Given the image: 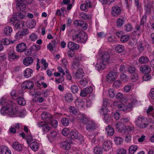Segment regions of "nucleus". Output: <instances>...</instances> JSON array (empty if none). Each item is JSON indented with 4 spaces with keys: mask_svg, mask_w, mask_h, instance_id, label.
<instances>
[{
    "mask_svg": "<svg viewBox=\"0 0 154 154\" xmlns=\"http://www.w3.org/2000/svg\"><path fill=\"white\" fill-rule=\"evenodd\" d=\"M115 50L117 52L121 53L124 51L125 50V48L122 45H119L116 46Z\"/></svg>",
    "mask_w": 154,
    "mask_h": 154,
    "instance_id": "36",
    "label": "nucleus"
},
{
    "mask_svg": "<svg viewBox=\"0 0 154 154\" xmlns=\"http://www.w3.org/2000/svg\"><path fill=\"white\" fill-rule=\"evenodd\" d=\"M69 110L70 113H72L73 114L76 115L78 113L76 109L73 106H70L69 108Z\"/></svg>",
    "mask_w": 154,
    "mask_h": 154,
    "instance_id": "53",
    "label": "nucleus"
},
{
    "mask_svg": "<svg viewBox=\"0 0 154 154\" xmlns=\"http://www.w3.org/2000/svg\"><path fill=\"white\" fill-rule=\"evenodd\" d=\"M134 122L137 126L141 128H145L148 126L146 119L141 116H139Z\"/></svg>",
    "mask_w": 154,
    "mask_h": 154,
    "instance_id": "3",
    "label": "nucleus"
},
{
    "mask_svg": "<svg viewBox=\"0 0 154 154\" xmlns=\"http://www.w3.org/2000/svg\"><path fill=\"white\" fill-rule=\"evenodd\" d=\"M33 62V60L32 58L30 57H28L25 58L23 61V64L26 66L31 65Z\"/></svg>",
    "mask_w": 154,
    "mask_h": 154,
    "instance_id": "18",
    "label": "nucleus"
},
{
    "mask_svg": "<svg viewBox=\"0 0 154 154\" xmlns=\"http://www.w3.org/2000/svg\"><path fill=\"white\" fill-rule=\"evenodd\" d=\"M16 8L19 11H23L26 8V5L23 2H18L16 5Z\"/></svg>",
    "mask_w": 154,
    "mask_h": 154,
    "instance_id": "13",
    "label": "nucleus"
},
{
    "mask_svg": "<svg viewBox=\"0 0 154 154\" xmlns=\"http://www.w3.org/2000/svg\"><path fill=\"white\" fill-rule=\"evenodd\" d=\"M115 126L119 131L120 132L122 133H123V128L125 127L124 126V124L121 122V121L116 123L115 124Z\"/></svg>",
    "mask_w": 154,
    "mask_h": 154,
    "instance_id": "24",
    "label": "nucleus"
},
{
    "mask_svg": "<svg viewBox=\"0 0 154 154\" xmlns=\"http://www.w3.org/2000/svg\"><path fill=\"white\" fill-rule=\"evenodd\" d=\"M139 62L142 64L146 63L149 62V59L146 57H142L140 58Z\"/></svg>",
    "mask_w": 154,
    "mask_h": 154,
    "instance_id": "51",
    "label": "nucleus"
},
{
    "mask_svg": "<svg viewBox=\"0 0 154 154\" xmlns=\"http://www.w3.org/2000/svg\"><path fill=\"white\" fill-rule=\"evenodd\" d=\"M64 80V78L63 75H60V77L55 80V82L57 83H61Z\"/></svg>",
    "mask_w": 154,
    "mask_h": 154,
    "instance_id": "63",
    "label": "nucleus"
},
{
    "mask_svg": "<svg viewBox=\"0 0 154 154\" xmlns=\"http://www.w3.org/2000/svg\"><path fill=\"white\" fill-rule=\"evenodd\" d=\"M84 75L83 69L82 68L79 69L77 70L75 74V78L76 79H81Z\"/></svg>",
    "mask_w": 154,
    "mask_h": 154,
    "instance_id": "23",
    "label": "nucleus"
},
{
    "mask_svg": "<svg viewBox=\"0 0 154 154\" xmlns=\"http://www.w3.org/2000/svg\"><path fill=\"white\" fill-rule=\"evenodd\" d=\"M129 99L131 103V104L132 105V107L133 106V105L137 103V100L136 97L134 96L131 95ZM129 104H130V103Z\"/></svg>",
    "mask_w": 154,
    "mask_h": 154,
    "instance_id": "43",
    "label": "nucleus"
},
{
    "mask_svg": "<svg viewBox=\"0 0 154 154\" xmlns=\"http://www.w3.org/2000/svg\"><path fill=\"white\" fill-rule=\"evenodd\" d=\"M68 48L70 50H74L78 49L79 46L78 45L75 44L73 42H69L67 45Z\"/></svg>",
    "mask_w": 154,
    "mask_h": 154,
    "instance_id": "28",
    "label": "nucleus"
},
{
    "mask_svg": "<svg viewBox=\"0 0 154 154\" xmlns=\"http://www.w3.org/2000/svg\"><path fill=\"white\" fill-rule=\"evenodd\" d=\"M140 71L144 74H147L150 72L151 68L150 66L147 65H143L140 67Z\"/></svg>",
    "mask_w": 154,
    "mask_h": 154,
    "instance_id": "11",
    "label": "nucleus"
},
{
    "mask_svg": "<svg viewBox=\"0 0 154 154\" xmlns=\"http://www.w3.org/2000/svg\"><path fill=\"white\" fill-rule=\"evenodd\" d=\"M116 78V73L114 72H110L107 75V81L109 82H111L114 80Z\"/></svg>",
    "mask_w": 154,
    "mask_h": 154,
    "instance_id": "15",
    "label": "nucleus"
},
{
    "mask_svg": "<svg viewBox=\"0 0 154 154\" xmlns=\"http://www.w3.org/2000/svg\"><path fill=\"white\" fill-rule=\"evenodd\" d=\"M26 49V45L24 43L19 44L16 47V50L18 52H23Z\"/></svg>",
    "mask_w": 154,
    "mask_h": 154,
    "instance_id": "16",
    "label": "nucleus"
},
{
    "mask_svg": "<svg viewBox=\"0 0 154 154\" xmlns=\"http://www.w3.org/2000/svg\"><path fill=\"white\" fill-rule=\"evenodd\" d=\"M29 32V30L27 29L19 31L16 33L15 36V38L17 40L22 39L23 37L27 35Z\"/></svg>",
    "mask_w": 154,
    "mask_h": 154,
    "instance_id": "5",
    "label": "nucleus"
},
{
    "mask_svg": "<svg viewBox=\"0 0 154 154\" xmlns=\"http://www.w3.org/2000/svg\"><path fill=\"white\" fill-rule=\"evenodd\" d=\"M4 34L7 36L11 35L13 31V29L11 27L9 26H5L3 29Z\"/></svg>",
    "mask_w": 154,
    "mask_h": 154,
    "instance_id": "26",
    "label": "nucleus"
},
{
    "mask_svg": "<svg viewBox=\"0 0 154 154\" xmlns=\"http://www.w3.org/2000/svg\"><path fill=\"white\" fill-rule=\"evenodd\" d=\"M88 37L86 33L85 32H82L80 34L73 36L72 39L75 42L83 43L87 40Z\"/></svg>",
    "mask_w": 154,
    "mask_h": 154,
    "instance_id": "2",
    "label": "nucleus"
},
{
    "mask_svg": "<svg viewBox=\"0 0 154 154\" xmlns=\"http://www.w3.org/2000/svg\"><path fill=\"white\" fill-rule=\"evenodd\" d=\"M137 149V145H134L131 146L129 148V152L131 154H134Z\"/></svg>",
    "mask_w": 154,
    "mask_h": 154,
    "instance_id": "49",
    "label": "nucleus"
},
{
    "mask_svg": "<svg viewBox=\"0 0 154 154\" xmlns=\"http://www.w3.org/2000/svg\"><path fill=\"white\" fill-rule=\"evenodd\" d=\"M79 26L82 28L84 29H86L87 28L88 24L85 21H81L80 22Z\"/></svg>",
    "mask_w": 154,
    "mask_h": 154,
    "instance_id": "55",
    "label": "nucleus"
},
{
    "mask_svg": "<svg viewBox=\"0 0 154 154\" xmlns=\"http://www.w3.org/2000/svg\"><path fill=\"white\" fill-rule=\"evenodd\" d=\"M69 119L71 121H73L74 120V118L72 116H71L69 119L66 118H63L61 119L62 125L65 126H68L69 124Z\"/></svg>",
    "mask_w": 154,
    "mask_h": 154,
    "instance_id": "20",
    "label": "nucleus"
},
{
    "mask_svg": "<svg viewBox=\"0 0 154 154\" xmlns=\"http://www.w3.org/2000/svg\"><path fill=\"white\" fill-rule=\"evenodd\" d=\"M80 18L83 20H86L91 18V15L89 14H87L85 13L82 12L80 14Z\"/></svg>",
    "mask_w": 154,
    "mask_h": 154,
    "instance_id": "35",
    "label": "nucleus"
},
{
    "mask_svg": "<svg viewBox=\"0 0 154 154\" xmlns=\"http://www.w3.org/2000/svg\"><path fill=\"white\" fill-rule=\"evenodd\" d=\"M33 72L32 69L29 68H27L23 72L24 76L28 78L31 76Z\"/></svg>",
    "mask_w": 154,
    "mask_h": 154,
    "instance_id": "30",
    "label": "nucleus"
},
{
    "mask_svg": "<svg viewBox=\"0 0 154 154\" xmlns=\"http://www.w3.org/2000/svg\"><path fill=\"white\" fill-rule=\"evenodd\" d=\"M41 116L42 120H47L50 118V115L48 113L44 112L41 114Z\"/></svg>",
    "mask_w": 154,
    "mask_h": 154,
    "instance_id": "40",
    "label": "nucleus"
},
{
    "mask_svg": "<svg viewBox=\"0 0 154 154\" xmlns=\"http://www.w3.org/2000/svg\"><path fill=\"white\" fill-rule=\"evenodd\" d=\"M125 20L123 19L119 18L117 20V26L118 27H121L124 24Z\"/></svg>",
    "mask_w": 154,
    "mask_h": 154,
    "instance_id": "45",
    "label": "nucleus"
},
{
    "mask_svg": "<svg viewBox=\"0 0 154 154\" xmlns=\"http://www.w3.org/2000/svg\"><path fill=\"white\" fill-rule=\"evenodd\" d=\"M129 38V37L128 35H122L120 38V41L122 42H125L128 40Z\"/></svg>",
    "mask_w": 154,
    "mask_h": 154,
    "instance_id": "54",
    "label": "nucleus"
},
{
    "mask_svg": "<svg viewBox=\"0 0 154 154\" xmlns=\"http://www.w3.org/2000/svg\"><path fill=\"white\" fill-rule=\"evenodd\" d=\"M8 57L10 61H13L16 59H18L19 56L16 55L14 51H10L8 53Z\"/></svg>",
    "mask_w": 154,
    "mask_h": 154,
    "instance_id": "19",
    "label": "nucleus"
},
{
    "mask_svg": "<svg viewBox=\"0 0 154 154\" xmlns=\"http://www.w3.org/2000/svg\"><path fill=\"white\" fill-rule=\"evenodd\" d=\"M100 112L101 114H103L104 116L109 114L111 113L110 110L107 107L105 106L101 108Z\"/></svg>",
    "mask_w": 154,
    "mask_h": 154,
    "instance_id": "32",
    "label": "nucleus"
},
{
    "mask_svg": "<svg viewBox=\"0 0 154 154\" xmlns=\"http://www.w3.org/2000/svg\"><path fill=\"white\" fill-rule=\"evenodd\" d=\"M24 25L25 24L23 21H17L14 24V26L16 29H18L23 27Z\"/></svg>",
    "mask_w": 154,
    "mask_h": 154,
    "instance_id": "34",
    "label": "nucleus"
},
{
    "mask_svg": "<svg viewBox=\"0 0 154 154\" xmlns=\"http://www.w3.org/2000/svg\"><path fill=\"white\" fill-rule=\"evenodd\" d=\"M99 1L103 4H105L107 3L109 5L111 3L113 2L114 0H99Z\"/></svg>",
    "mask_w": 154,
    "mask_h": 154,
    "instance_id": "59",
    "label": "nucleus"
},
{
    "mask_svg": "<svg viewBox=\"0 0 154 154\" xmlns=\"http://www.w3.org/2000/svg\"><path fill=\"white\" fill-rule=\"evenodd\" d=\"M17 102L20 105L24 106L26 104V101L22 97H19L17 99Z\"/></svg>",
    "mask_w": 154,
    "mask_h": 154,
    "instance_id": "44",
    "label": "nucleus"
},
{
    "mask_svg": "<svg viewBox=\"0 0 154 154\" xmlns=\"http://www.w3.org/2000/svg\"><path fill=\"white\" fill-rule=\"evenodd\" d=\"M133 29L132 25L130 23L126 24L124 26V29L126 32H130Z\"/></svg>",
    "mask_w": 154,
    "mask_h": 154,
    "instance_id": "46",
    "label": "nucleus"
},
{
    "mask_svg": "<svg viewBox=\"0 0 154 154\" xmlns=\"http://www.w3.org/2000/svg\"><path fill=\"white\" fill-rule=\"evenodd\" d=\"M1 42L2 44H3L4 45H9L10 43V40L6 38L2 39Z\"/></svg>",
    "mask_w": 154,
    "mask_h": 154,
    "instance_id": "58",
    "label": "nucleus"
},
{
    "mask_svg": "<svg viewBox=\"0 0 154 154\" xmlns=\"http://www.w3.org/2000/svg\"><path fill=\"white\" fill-rule=\"evenodd\" d=\"M91 1L90 0H87L86 1L85 3L81 5L80 8L82 10L87 11L88 8H91Z\"/></svg>",
    "mask_w": 154,
    "mask_h": 154,
    "instance_id": "10",
    "label": "nucleus"
},
{
    "mask_svg": "<svg viewBox=\"0 0 154 154\" xmlns=\"http://www.w3.org/2000/svg\"><path fill=\"white\" fill-rule=\"evenodd\" d=\"M97 127L96 124L93 121H88V123L86 125L85 128L88 131L90 132L94 130Z\"/></svg>",
    "mask_w": 154,
    "mask_h": 154,
    "instance_id": "8",
    "label": "nucleus"
},
{
    "mask_svg": "<svg viewBox=\"0 0 154 154\" xmlns=\"http://www.w3.org/2000/svg\"><path fill=\"white\" fill-rule=\"evenodd\" d=\"M12 147L18 151H20L22 150L21 145L17 142H14L13 143Z\"/></svg>",
    "mask_w": 154,
    "mask_h": 154,
    "instance_id": "29",
    "label": "nucleus"
},
{
    "mask_svg": "<svg viewBox=\"0 0 154 154\" xmlns=\"http://www.w3.org/2000/svg\"><path fill=\"white\" fill-rule=\"evenodd\" d=\"M71 89L72 92L74 94L76 93L79 91L78 87L75 84L73 85H72Z\"/></svg>",
    "mask_w": 154,
    "mask_h": 154,
    "instance_id": "52",
    "label": "nucleus"
},
{
    "mask_svg": "<svg viewBox=\"0 0 154 154\" xmlns=\"http://www.w3.org/2000/svg\"><path fill=\"white\" fill-rule=\"evenodd\" d=\"M133 128L129 126L125 127L123 130V133H126L127 134H130L133 130Z\"/></svg>",
    "mask_w": 154,
    "mask_h": 154,
    "instance_id": "38",
    "label": "nucleus"
},
{
    "mask_svg": "<svg viewBox=\"0 0 154 154\" xmlns=\"http://www.w3.org/2000/svg\"><path fill=\"white\" fill-rule=\"evenodd\" d=\"M105 130L108 135L112 136L114 134V129L110 125H109L107 126Z\"/></svg>",
    "mask_w": 154,
    "mask_h": 154,
    "instance_id": "22",
    "label": "nucleus"
},
{
    "mask_svg": "<svg viewBox=\"0 0 154 154\" xmlns=\"http://www.w3.org/2000/svg\"><path fill=\"white\" fill-rule=\"evenodd\" d=\"M27 142L28 144H30L32 142H33L34 140L32 139V137L28 135L27 136L26 138Z\"/></svg>",
    "mask_w": 154,
    "mask_h": 154,
    "instance_id": "64",
    "label": "nucleus"
},
{
    "mask_svg": "<svg viewBox=\"0 0 154 154\" xmlns=\"http://www.w3.org/2000/svg\"><path fill=\"white\" fill-rule=\"evenodd\" d=\"M60 146L64 149L68 150L71 148V144L69 142L64 141L61 143Z\"/></svg>",
    "mask_w": 154,
    "mask_h": 154,
    "instance_id": "25",
    "label": "nucleus"
},
{
    "mask_svg": "<svg viewBox=\"0 0 154 154\" xmlns=\"http://www.w3.org/2000/svg\"><path fill=\"white\" fill-rule=\"evenodd\" d=\"M64 98L66 101L68 102H71L73 100L72 95L70 93L66 94L65 95Z\"/></svg>",
    "mask_w": 154,
    "mask_h": 154,
    "instance_id": "41",
    "label": "nucleus"
},
{
    "mask_svg": "<svg viewBox=\"0 0 154 154\" xmlns=\"http://www.w3.org/2000/svg\"><path fill=\"white\" fill-rule=\"evenodd\" d=\"M128 71L131 74V79L133 82L136 81L138 79L137 70L133 66H130L128 68Z\"/></svg>",
    "mask_w": 154,
    "mask_h": 154,
    "instance_id": "4",
    "label": "nucleus"
},
{
    "mask_svg": "<svg viewBox=\"0 0 154 154\" xmlns=\"http://www.w3.org/2000/svg\"><path fill=\"white\" fill-rule=\"evenodd\" d=\"M109 58L110 56L108 52H103L101 54L99 60L103 63L107 64L109 62Z\"/></svg>",
    "mask_w": 154,
    "mask_h": 154,
    "instance_id": "6",
    "label": "nucleus"
},
{
    "mask_svg": "<svg viewBox=\"0 0 154 154\" xmlns=\"http://www.w3.org/2000/svg\"><path fill=\"white\" fill-rule=\"evenodd\" d=\"M70 135L72 139H76L79 137V132L75 130H73L70 132Z\"/></svg>",
    "mask_w": 154,
    "mask_h": 154,
    "instance_id": "33",
    "label": "nucleus"
},
{
    "mask_svg": "<svg viewBox=\"0 0 154 154\" xmlns=\"http://www.w3.org/2000/svg\"><path fill=\"white\" fill-rule=\"evenodd\" d=\"M152 6L150 4H147L145 5V10L146 11L145 14L149 15L151 13V9Z\"/></svg>",
    "mask_w": 154,
    "mask_h": 154,
    "instance_id": "39",
    "label": "nucleus"
},
{
    "mask_svg": "<svg viewBox=\"0 0 154 154\" xmlns=\"http://www.w3.org/2000/svg\"><path fill=\"white\" fill-rule=\"evenodd\" d=\"M112 115L110 113L106 115L103 117V120L104 122L106 123H109L112 120Z\"/></svg>",
    "mask_w": 154,
    "mask_h": 154,
    "instance_id": "37",
    "label": "nucleus"
},
{
    "mask_svg": "<svg viewBox=\"0 0 154 154\" xmlns=\"http://www.w3.org/2000/svg\"><path fill=\"white\" fill-rule=\"evenodd\" d=\"M112 142L109 140L105 141L103 144V148L105 151H108L111 148Z\"/></svg>",
    "mask_w": 154,
    "mask_h": 154,
    "instance_id": "12",
    "label": "nucleus"
},
{
    "mask_svg": "<svg viewBox=\"0 0 154 154\" xmlns=\"http://www.w3.org/2000/svg\"><path fill=\"white\" fill-rule=\"evenodd\" d=\"M51 130V128L50 126V124L46 123L42 128L43 131L44 132H48Z\"/></svg>",
    "mask_w": 154,
    "mask_h": 154,
    "instance_id": "48",
    "label": "nucleus"
},
{
    "mask_svg": "<svg viewBox=\"0 0 154 154\" xmlns=\"http://www.w3.org/2000/svg\"><path fill=\"white\" fill-rule=\"evenodd\" d=\"M34 86V84L33 82L29 80L24 82L21 85V88L23 90L26 89H31L33 88Z\"/></svg>",
    "mask_w": 154,
    "mask_h": 154,
    "instance_id": "9",
    "label": "nucleus"
},
{
    "mask_svg": "<svg viewBox=\"0 0 154 154\" xmlns=\"http://www.w3.org/2000/svg\"><path fill=\"white\" fill-rule=\"evenodd\" d=\"M120 79L124 82H126L128 80L127 75L124 74H122L120 75Z\"/></svg>",
    "mask_w": 154,
    "mask_h": 154,
    "instance_id": "56",
    "label": "nucleus"
},
{
    "mask_svg": "<svg viewBox=\"0 0 154 154\" xmlns=\"http://www.w3.org/2000/svg\"><path fill=\"white\" fill-rule=\"evenodd\" d=\"M121 12L120 8L117 6L113 7L112 8V14L113 16L119 15Z\"/></svg>",
    "mask_w": 154,
    "mask_h": 154,
    "instance_id": "21",
    "label": "nucleus"
},
{
    "mask_svg": "<svg viewBox=\"0 0 154 154\" xmlns=\"http://www.w3.org/2000/svg\"><path fill=\"white\" fill-rule=\"evenodd\" d=\"M118 108L119 110L124 112L129 111L131 110L132 107V105L131 104H128L126 105L124 104H119L118 106Z\"/></svg>",
    "mask_w": 154,
    "mask_h": 154,
    "instance_id": "7",
    "label": "nucleus"
},
{
    "mask_svg": "<svg viewBox=\"0 0 154 154\" xmlns=\"http://www.w3.org/2000/svg\"><path fill=\"white\" fill-rule=\"evenodd\" d=\"M0 154H11V150L6 146H0Z\"/></svg>",
    "mask_w": 154,
    "mask_h": 154,
    "instance_id": "14",
    "label": "nucleus"
},
{
    "mask_svg": "<svg viewBox=\"0 0 154 154\" xmlns=\"http://www.w3.org/2000/svg\"><path fill=\"white\" fill-rule=\"evenodd\" d=\"M38 38V36L35 33H32L29 36V39L32 41H36Z\"/></svg>",
    "mask_w": 154,
    "mask_h": 154,
    "instance_id": "47",
    "label": "nucleus"
},
{
    "mask_svg": "<svg viewBox=\"0 0 154 154\" xmlns=\"http://www.w3.org/2000/svg\"><path fill=\"white\" fill-rule=\"evenodd\" d=\"M106 64L104 63H103L101 61L98 60L95 67L96 69L98 71L102 70L105 68Z\"/></svg>",
    "mask_w": 154,
    "mask_h": 154,
    "instance_id": "17",
    "label": "nucleus"
},
{
    "mask_svg": "<svg viewBox=\"0 0 154 154\" xmlns=\"http://www.w3.org/2000/svg\"><path fill=\"white\" fill-rule=\"evenodd\" d=\"M141 25H137L136 26L134 34L135 35H139L143 32V30L141 28L140 26Z\"/></svg>",
    "mask_w": 154,
    "mask_h": 154,
    "instance_id": "31",
    "label": "nucleus"
},
{
    "mask_svg": "<svg viewBox=\"0 0 154 154\" xmlns=\"http://www.w3.org/2000/svg\"><path fill=\"white\" fill-rule=\"evenodd\" d=\"M79 66V63L78 62L73 61L71 65V67L74 69H77Z\"/></svg>",
    "mask_w": 154,
    "mask_h": 154,
    "instance_id": "62",
    "label": "nucleus"
},
{
    "mask_svg": "<svg viewBox=\"0 0 154 154\" xmlns=\"http://www.w3.org/2000/svg\"><path fill=\"white\" fill-rule=\"evenodd\" d=\"M57 135V132L54 131H51L48 136V138L49 140L52 139H54Z\"/></svg>",
    "mask_w": 154,
    "mask_h": 154,
    "instance_id": "50",
    "label": "nucleus"
},
{
    "mask_svg": "<svg viewBox=\"0 0 154 154\" xmlns=\"http://www.w3.org/2000/svg\"><path fill=\"white\" fill-rule=\"evenodd\" d=\"M29 146L31 149L34 151H37L39 148L38 143L35 141L32 142L29 144Z\"/></svg>",
    "mask_w": 154,
    "mask_h": 154,
    "instance_id": "27",
    "label": "nucleus"
},
{
    "mask_svg": "<svg viewBox=\"0 0 154 154\" xmlns=\"http://www.w3.org/2000/svg\"><path fill=\"white\" fill-rule=\"evenodd\" d=\"M50 125H51L54 128L56 127L57 126V122L54 119H52L49 124Z\"/></svg>",
    "mask_w": 154,
    "mask_h": 154,
    "instance_id": "60",
    "label": "nucleus"
},
{
    "mask_svg": "<svg viewBox=\"0 0 154 154\" xmlns=\"http://www.w3.org/2000/svg\"><path fill=\"white\" fill-rule=\"evenodd\" d=\"M94 152L95 154H101L103 151L101 148L99 147H96L94 149Z\"/></svg>",
    "mask_w": 154,
    "mask_h": 154,
    "instance_id": "57",
    "label": "nucleus"
},
{
    "mask_svg": "<svg viewBox=\"0 0 154 154\" xmlns=\"http://www.w3.org/2000/svg\"><path fill=\"white\" fill-rule=\"evenodd\" d=\"M0 104L3 107L1 109V113L3 115H7L11 117L16 116L18 113L15 104L12 101L6 102V99L2 97L1 99Z\"/></svg>",
    "mask_w": 154,
    "mask_h": 154,
    "instance_id": "1",
    "label": "nucleus"
},
{
    "mask_svg": "<svg viewBox=\"0 0 154 154\" xmlns=\"http://www.w3.org/2000/svg\"><path fill=\"white\" fill-rule=\"evenodd\" d=\"M123 140V139L120 137H116L114 138V141L117 145L122 143Z\"/></svg>",
    "mask_w": 154,
    "mask_h": 154,
    "instance_id": "42",
    "label": "nucleus"
},
{
    "mask_svg": "<svg viewBox=\"0 0 154 154\" xmlns=\"http://www.w3.org/2000/svg\"><path fill=\"white\" fill-rule=\"evenodd\" d=\"M126 150L123 148H121L117 150V154H126Z\"/></svg>",
    "mask_w": 154,
    "mask_h": 154,
    "instance_id": "61",
    "label": "nucleus"
}]
</instances>
